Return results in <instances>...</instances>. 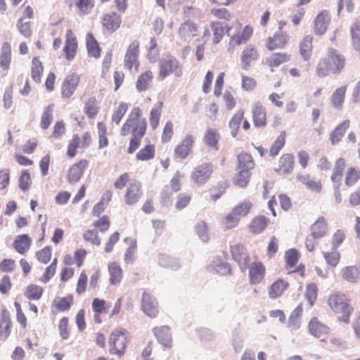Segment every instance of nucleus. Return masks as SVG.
<instances>
[{"mask_svg": "<svg viewBox=\"0 0 360 360\" xmlns=\"http://www.w3.org/2000/svg\"><path fill=\"white\" fill-rule=\"evenodd\" d=\"M155 151L154 144H147L136 153V158L141 161L150 160L155 158Z\"/></svg>", "mask_w": 360, "mask_h": 360, "instance_id": "nucleus-54", "label": "nucleus"}, {"mask_svg": "<svg viewBox=\"0 0 360 360\" xmlns=\"http://www.w3.org/2000/svg\"><path fill=\"white\" fill-rule=\"evenodd\" d=\"M92 309L95 313L96 322L101 323L100 315L106 309V302L104 300L94 298L92 302Z\"/></svg>", "mask_w": 360, "mask_h": 360, "instance_id": "nucleus-62", "label": "nucleus"}, {"mask_svg": "<svg viewBox=\"0 0 360 360\" xmlns=\"http://www.w3.org/2000/svg\"><path fill=\"white\" fill-rule=\"evenodd\" d=\"M289 286L290 284L287 281L283 278L276 279L269 288V297L271 299H276L281 297Z\"/></svg>", "mask_w": 360, "mask_h": 360, "instance_id": "nucleus-33", "label": "nucleus"}, {"mask_svg": "<svg viewBox=\"0 0 360 360\" xmlns=\"http://www.w3.org/2000/svg\"><path fill=\"white\" fill-rule=\"evenodd\" d=\"M13 323L9 312L4 309L0 313V342L6 341L12 333Z\"/></svg>", "mask_w": 360, "mask_h": 360, "instance_id": "nucleus-21", "label": "nucleus"}, {"mask_svg": "<svg viewBox=\"0 0 360 360\" xmlns=\"http://www.w3.org/2000/svg\"><path fill=\"white\" fill-rule=\"evenodd\" d=\"M251 114L255 127L264 128L267 125V111L265 106L260 101L253 103Z\"/></svg>", "mask_w": 360, "mask_h": 360, "instance_id": "nucleus-13", "label": "nucleus"}, {"mask_svg": "<svg viewBox=\"0 0 360 360\" xmlns=\"http://www.w3.org/2000/svg\"><path fill=\"white\" fill-rule=\"evenodd\" d=\"M251 172L239 170L233 179V184L240 188H245L250 180Z\"/></svg>", "mask_w": 360, "mask_h": 360, "instance_id": "nucleus-59", "label": "nucleus"}, {"mask_svg": "<svg viewBox=\"0 0 360 360\" xmlns=\"http://www.w3.org/2000/svg\"><path fill=\"white\" fill-rule=\"evenodd\" d=\"M269 221L265 216L258 215L252 219L248 226L249 230L253 234H259L266 229Z\"/></svg>", "mask_w": 360, "mask_h": 360, "instance_id": "nucleus-42", "label": "nucleus"}, {"mask_svg": "<svg viewBox=\"0 0 360 360\" xmlns=\"http://www.w3.org/2000/svg\"><path fill=\"white\" fill-rule=\"evenodd\" d=\"M80 82V76L76 73L68 75L61 84L60 94L64 98L72 96Z\"/></svg>", "mask_w": 360, "mask_h": 360, "instance_id": "nucleus-17", "label": "nucleus"}, {"mask_svg": "<svg viewBox=\"0 0 360 360\" xmlns=\"http://www.w3.org/2000/svg\"><path fill=\"white\" fill-rule=\"evenodd\" d=\"M122 23L121 17L115 12L105 14L102 20L103 27L109 32L116 31Z\"/></svg>", "mask_w": 360, "mask_h": 360, "instance_id": "nucleus-32", "label": "nucleus"}, {"mask_svg": "<svg viewBox=\"0 0 360 360\" xmlns=\"http://www.w3.org/2000/svg\"><path fill=\"white\" fill-rule=\"evenodd\" d=\"M346 66V58L338 50L329 48L326 56L317 61L314 72L319 78H325L330 74H340Z\"/></svg>", "mask_w": 360, "mask_h": 360, "instance_id": "nucleus-2", "label": "nucleus"}, {"mask_svg": "<svg viewBox=\"0 0 360 360\" xmlns=\"http://www.w3.org/2000/svg\"><path fill=\"white\" fill-rule=\"evenodd\" d=\"M146 130L147 122L143 117L141 109L139 106L134 107L120 129L121 136L131 135L127 148L128 154L134 153L139 148Z\"/></svg>", "mask_w": 360, "mask_h": 360, "instance_id": "nucleus-1", "label": "nucleus"}, {"mask_svg": "<svg viewBox=\"0 0 360 360\" xmlns=\"http://www.w3.org/2000/svg\"><path fill=\"white\" fill-rule=\"evenodd\" d=\"M347 86L343 85L337 88L331 95L330 102L338 109L342 108L345 98Z\"/></svg>", "mask_w": 360, "mask_h": 360, "instance_id": "nucleus-50", "label": "nucleus"}, {"mask_svg": "<svg viewBox=\"0 0 360 360\" xmlns=\"http://www.w3.org/2000/svg\"><path fill=\"white\" fill-rule=\"evenodd\" d=\"M238 167L240 170L250 172L255 167V161L252 155L246 152H242L238 155Z\"/></svg>", "mask_w": 360, "mask_h": 360, "instance_id": "nucleus-48", "label": "nucleus"}, {"mask_svg": "<svg viewBox=\"0 0 360 360\" xmlns=\"http://www.w3.org/2000/svg\"><path fill=\"white\" fill-rule=\"evenodd\" d=\"M331 21V17L328 11L324 10L321 11L314 20L313 30L316 35L324 34Z\"/></svg>", "mask_w": 360, "mask_h": 360, "instance_id": "nucleus-19", "label": "nucleus"}, {"mask_svg": "<svg viewBox=\"0 0 360 360\" xmlns=\"http://www.w3.org/2000/svg\"><path fill=\"white\" fill-rule=\"evenodd\" d=\"M178 33L181 39L187 41L198 35V25L190 20L186 21L179 28Z\"/></svg>", "mask_w": 360, "mask_h": 360, "instance_id": "nucleus-30", "label": "nucleus"}, {"mask_svg": "<svg viewBox=\"0 0 360 360\" xmlns=\"http://www.w3.org/2000/svg\"><path fill=\"white\" fill-rule=\"evenodd\" d=\"M53 104H49L44 108L40 117V127L43 130L49 129L53 120Z\"/></svg>", "mask_w": 360, "mask_h": 360, "instance_id": "nucleus-51", "label": "nucleus"}, {"mask_svg": "<svg viewBox=\"0 0 360 360\" xmlns=\"http://www.w3.org/2000/svg\"><path fill=\"white\" fill-rule=\"evenodd\" d=\"M229 184L226 180H223L211 186L209 188L210 199L215 202L219 200L226 191Z\"/></svg>", "mask_w": 360, "mask_h": 360, "instance_id": "nucleus-41", "label": "nucleus"}, {"mask_svg": "<svg viewBox=\"0 0 360 360\" xmlns=\"http://www.w3.org/2000/svg\"><path fill=\"white\" fill-rule=\"evenodd\" d=\"M352 46L356 51H360V20H356L350 28Z\"/></svg>", "mask_w": 360, "mask_h": 360, "instance_id": "nucleus-58", "label": "nucleus"}, {"mask_svg": "<svg viewBox=\"0 0 360 360\" xmlns=\"http://www.w3.org/2000/svg\"><path fill=\"white\" fill-rule=\"evenodd\" d=\"M326 304L337 316L338 321L347 325L350 323L354 309L348 295L341 291H334L328 296Z\"/></svg>", "mask_w": 360, "mask_h": 360, "instance_id": "nucleus-3", "label": "nucleus"}, {"mask_svg": "<svg viewBox=\"0 0 360 360\" xmlns=\"http://www.w3.org/2000/svg\"><path fill=\"white\" fill-rule=\"evenodd\" d=\"M350 127V121L345 120L339 124L334 130L330 134V141L332 145L339 143L344 136L346 131Z\"/></svg>", "mask_w": 360, "mask_h": 360, "instance_id": "nucleus-40", "label": "nucleus"}, {"mask_svg": "<svg viewBox=\"0 0 360 360\" xmlns=\"http://www.w3.org/2000/svg\"><path fill=\"white\" fill-rule=\"evenodd\" d=\"M212 33V43L219 44L223 39L225 32L229 35L231 27L228 25L219 21H212L210 23Z\"/></svg>", "mask_w": 360, "mask_h": 360, "instance_id": "nucleus-28", "label": "nucleus"}, {"mask_svg": "<svg viewBox=\"0 0 360 360\" xmlns=\"http://www.w3.org/2000/svg\"><path fill=\"white\" fill-rule=\"evenodd\" d=\"M213 171V165L211 162H203L193 169L191 179L198 186L204 185L211 178Z\"/></svg>", "mask_w": 360, "mask_h": 360, "instance_id": "nucleus-9", "label": "nucleus"}, {"mask_svg": "<svg viewBox=\"0 0 360 360\" xmlns=\"http://www.w3.org/2000/svg\"><path fill=\"white\" fill-rule=\"evenodd\" d=\"M196 141V136L192 134H187L174 149L175 159L185 160L193 150Z\"/></svg>", "mask_w": 360, "mask_h": 360, "instance_id": "nucleus-7", "label": "nucleus"}, {"mask_svg": "<svg viewBox=\"0 0 360 360\" xmlns=\"http://www.w3.org/2000/svg\"><path fill=\"white\" fill-rule=\"evenodd\" d=\"M347 238L346 231L342 229H337L332 235L330 243L332 249H338Z\"/></svg>", "mask_w": 360, "mask_h": 360, "instance_id": "nucleus-61", "label": "nucleus"}, {"mask_svg": "<svg viewBox=\"0 0 360 360\" xmlns=\"http://www.w3.org/2000/svg\"><path fill=\"white\" fill-rule=\"evenodd\" d=\"M44 72V67L39 57H34L31 65V77L37 83L41 82Z\"/></svg>", "mask_w": 360, "mask_h": 360, "instance_id": "nucleus-55", "label": "nucleus"}, {"mask_svg": "<svg viewBox=\"0 0 360 360\" xmlns=\"http://www.w3.org/2000/svg\"><path fill=\"white\" fill-rule=\"evenodd\" d=\"M31 245L32 238L27 234L17 236L13 243V248L20 255H25L27 252Z\"/></svg>", "mask_w": 360, "mask_h": 360, "instance_id": "nucleus-36", "label": "nucleus"}, {"mask_svg": "<svg viewBox=\"0 0 360 360\" xmlns=\"http://www.w3.org/2000/svg\"><path fill=\"white\" fill-rule=\"evenodd\" d=\"M170 330V328L167 326H156L153 328V333L157 340L167 349H170L172 347V338Z\"/></svg>", "mask_w": 360, "mask_h": 360, "instance_id": "nucleus-24", "label": "nucleus"}, {"mask_svg": "<svg viewBox=\"0 0 360 360\" xmlns=\"http://www.w3.org/2000/svg\"><path fill=\"white\" fill-rule=\"evenodd\" d=\"M108 269L110 283L112 285L120 283L123 278V271L120 265L116 262H112L109 263Z\"/></svg>", "mask_w": 360, "mask_h": 360, "instance_id": "nucleus-45", "label": "nucleus"}, {"mask_svg": "<svg viewBox=\"0 0 360 360\" xmlns=\"http://www.w3.org/2000/svg\"><path fill=\"white\" fill-rule=\"evenodd\" d=\"M345 169L344 183L346 186L353 187L360 180V169L352 165L347 167V160L343 158H339L335 160L330 176L333 186L338 191L342 185L343 173Z\"/></svg>", "mask_w": 360, "mask_h": 360, "instance_id": "nucleus-4", "label": "nucleus"}, {"mask_svg": "<svg viewBox=\"0 0 360 360\" xmlns=\"http://www.w3.org/2000/svg\"><path fill=\"white\" fill-rule=\"evenodd\" d=\"M74 303L72 295L65 297H56L51 304V311L53 314L69 311Z\"/></svg>", "mask_w": 360, "mask_h": 360, "instance_id": "nucleus-23", "label": "nucleus"}, {"mask_svg": "<svg viewBox=\"0 0 360 360\" xmlns=\"http://www.w3.org/2000/svg\"><path fill=\"white\" fill-rule=\"evenodd\" d=\"M252 207V202L250 200H245L232 209L233 214L241 218L248 215Z\"/></svg>", "mask_w": 360, "mask_h": 360, "instance_id": "nucleus-56", "label": "nucleus"}, {"mask_svg": "<svg viewBox=\"0 0 360 360\" xmlns=\"http://www.w3.org/2000/svg\"><path fill=\"white\" fill-rule=\"evenodd\" d=\"M220 134L216 128L207 127L203 134L202 141L210 149L214 151L219 150V141Z\"/></svg>", "mask_w": 360, "mask_h": 360, "instance_id": "nucleus-26", "label": "nucleus"}, {"mask_svg": "<svg viewBox=\"0 0 360 360\" xmlns=\"http://www.w3.org/2000/svg\"><path fill=\"white\" fill-rule=\"evenodd\" d=\"M143 194L141 183L137 181H133L128 185L124 195V202L129 206L137 204L141 199Z\"/></svg>", "mask_w": 360, "mask_h": 360, "instance_id": "nucleus-12", "label": "nucleus"}, {"mask_svg": "<svg viewBox=\"0 0 360 360\" xmlns=\"http://www.w3.org/2000/svg\"><path fill=\"white\" fill-rule=\"evenodd\" d=\"M259 58V53L258 49L253 45H248L244 48L241 53L240 60L242 68L248 70L252 62L256 61Z\"/></svg>", "mask_w": 360, "mask_h": 360, "instance_id": "nucleus-25", "label": "nucleus"}, {"mask_svg": "<svg viewBox=\"0 0 360 360\" xmlns=\"http://www.w3.org/2000/svg\"><path fill=\"white\" fill-rule=\"evenodd\" d=\"M158 77L165 79L166 77L174 75L176 78L181 77L184 74L183 65L174 56L168 55L161 58L158 63Z\"/></svg>", "mask_w": 360, "mask_h": 360, "instance_id": "nucleus-5", "label": "nucleus"}, {"mask_svg": "<svg viewBox=\"0 0 360 360\" xmlns=\"http://www.w3.org/2000/svg\"><path fill=\"white\" fill-rule=\"evenodd\" d=\"M289 41V36L284 32H275L272 36L266 38L265 46L267 50L272 51L283 49Z\"/></svg>", "mask_w": 360, "mask_h": 360, "instance_id": "nucleus-18", "label": "nucleus"}, {"mask_svg": "<svg viewBox=\"0 0 360 360\" xmlns=\"http://www.w3.org/2000/svg\"><path fill=\"white\" fill-rule=\"evenodd\" d=\"M99 112L97 99L95 96L89 98L84 105V112L89 119L95 118Z\"/></svg>", "mask_w": 360, "mask_h": 360, "instance_id": "nucleus-47", "label": "nucleus"}, {"mask_svg": "<svg viewBox=\"0 0 360 360\" xmlns=\"http://www.w3.org/2000/svg\"><path fill=\"white\" fill-rule=\"evenodd\" d=\"M44 288L36 284H30L25 289L24 295L29 300H39L42 297Z\"/></svg>", "mask_w": 360, "mask_h": 360, "instance_id": "nucleus-52", "label": "nucleus"}, {"mask_svg": "<svg viewBox=\"0 0 360 360\" xmlns=\"http://www.w3.org/2000/svg\"><path fill=\"white\" fill-rule=\"evenodd\" d=\"M133 181H137V179L131 177L129 173L124 172L121 174L114 181L113 186L117 190H122L124 187H127L128 185L131 184Z\"/></svg>", "mask_w": 360, "mask_h": 360, "instance_id": "nucleus-60", "label": "nucleus"}, {"mask_svg": "<svg viewBox=\"0 0 360 360\" xmlns=\"http://www.w3.org/2000/svg\"><path fill=\"white\" fill-rule=\"evenodd\" d=\"M85 39L88 56L96 59L99 58L101 49L94 34L91 32L87 33Z\"/></svg>", "mask_w": 360, "mask_h": 360, "instance_id": "nucleus-37", "label": "nucleus"}, {"mask_svg": "<svg viewBox=\"0 0 360 360\" xmlns=\"http://www.w3.org/2000/svg\"><path fill=\"white\" fill-rule=\"evenodd\" d=\"M153 72L148 70L141 73L136 82V89L139 92L146 91L149 89L153 80Z\"/></svg>", "mask_w": 360, "mask_h": 360, "instance_id": "nucleus-39", "label": "nucleus"}, {"mask_svg": "<svg viewBox=\"0 0 360 360\" xmlns=\"http://www.w3.org/2000/svg\"><path fill=\"white\" fill-rule=\"evenodd\" d=\"M58 265V259L54 258L52 262L48 266L42 274V276L39 278V281L44 283H48L52 277L55 275L56 269Z\"/></svg>", "mask_w": 360, "mask_h": 360, "instance_id": "nucleus-64", "label": "nucleus"}, {"mask_svg": "<svg viewBox=\"0 0 360 360\" xmlns=\"http://www.w3.org/2000/svg\"><path fill=\"white\" fill-rule=\"evenodd\" d=\"M314 37L311 34L306 35L300 42L299 53L305 61L310 60L314 49Z\"/></svg>", "mask_w": 360, "mask_h": 360, "instance_id": "nucleus-34", "label": "nucleus"}, {"mask_svg": "<svg viewBox=\"0 0 360 360\" xmlns=\"http://www.w3.org/2000/svg\"><path fill=\"white\" fill-rule=\"evenodd\" d=\"M248 278L251 285H258L261 283L266 276V267L264 264L259 261L249 264Z\"/></svg>", "mask_w": 360, "mask_h": 360, "instance_id": "nucleus-15", "label": "nucleus"}, {"mask_svg": "<svg viewBox=\"0 0 360 360\" xmlns=\"http://www.w3.org/2000/svg\"><path fill=\"white\" fill-rule=\"evenodd\" d=\"M323 256L327 264L331 267H336L340 261V253L338 249H332L330 252H322Z\"/></svg>", "mask_w": 360, "mask_h": 360, "instance_id": "nucleus-57", "label": "nucleus"}, {"mask_svg": "<svg viewBox=\"0 0 360 360\" xmlns=\"http://www.w3.org/2000/svg\"><path fill=\"white\" fill-rule=\"evenodd\" d=\"M75 6L80 15H87L95 6V0H75Z\"/></svg>", "mask_w": 360, "mask_h": 360, "instance_id": "nucleus-53", "label": "nucleus"}, {"mask_svg": "<svg viewBox=\"0 0 360 360\" xmlns=\"http://www.w3.org/2000/svg\"><path fill=\"white\" fill-rule=\"evenodd\" d=\"M143 311L151 319H155L159 314L158 302L148 292H143L141 299Z\"/></svg>", "mask_w": 360, "mask_h": 360, "instance_id": "nucleus-16", "label": "nucleus"}, {"mask_svg": "<svg viewBox=\"0 0 360 360\" xmlns=\"http://www.w3.org/2000/svg\"><path fill=\"white\" fill-rule=\"evenodd\" d=\"M80 147V137L77 134L72 135L67 146V156L73 158L77 155V150Z\"/></svg>", "mask_w": 360, "mask_h": 360, "instance_id": "nucleus-63", "label": "nucleus"}, {"mask_svg": "<svg viewBox=\"0 0 360 360\" xmlns=\"http://www.w3.org/2000/svg\"><path fill=\"white\" fill-rule=\"evenodd\" d=\"M291 60V55L287 52H274L267 56L263 61V64L268 67L271 72L284 63Z\"/></svg>", "mask_w": 360, "mask_h": 360, "instance_id": "nucleus-20", "label": "nucleus"}, {"mask_svg": "<svg viewBox=\"0 0 360 360\" xmlns=\"http://www.w3.org/2000/svg\"><path fill=\"white\" fill-rule=\"evenodd\" d=\"M89 161L86 159H82L72 164L67 174V179L69 184H75L77 183L82 177L85 170L89 167Z\"/></svg>", "mask_w": 360, "mask_h": 360, "instance_id": "nucleus-14", "label": "nucleus"}, {"mask_svg": "<svg viewBox=\"0 0 360 360\" xmlns=\"http://www.w3.org/2000/svg\"><path fill=\"white\" fill-rule=\"evenodd\" d=\"M129 333L126 329L117 328L110 335L109 344L111 354L122 356L126 350L128 344Z\"/></svg>", "mask_w": 360, "mask_h": 360, "instance_id": "nucleus-6", "label": "nucleus"}, {"mask_svg": "<svg viewBox=\"0 0 360 360\" xmlns=\"http://www.w3.org/2000/svg\"><path fill=\"white\" fill-rule=\"evenodd\" d=\"M307 328L313 337L321 342H326L331 332L330 327L321 321L318 317H313L310 319Z\"/></svg>", "mask_w": 360, "mask_h": 360, "instance_id": "nucleus-8", "label": "nucleus"}, {"mask_svg": "<svg viewBox=\"0 0 360 360\" xmlns=\"http://www.w3.org/2000/svg\"><path fill=\"white\" fill-rule=\"evenodd\" d=\"M230 252L233 259L238 264L242 271L247 269L250 263V257L244 245L236 243L230 246Z\"/></svg>", "mask_w": 360, "mask_h": 360, "instance_id": "nucleus-11", "label": "nucleus"}, {"mask_svg": "<svg viewBox=\"0 0 360 360\" xmlns=\"http://www.w3.org/2000/svg\"><path fill=\"white\" fill-rule=\"evenodd\" d=\"M78 42L77 37L71 29H68L65 33V41L63 47L65 57L68 60H72L77 55Z\"/></svg>", "mask_w": 360, "mask_h": 360, "instance_id": "nucleus-22", "label": "nucleus"}, {"mask_svg": "<svg viewBox=\"0 0 360 360\" xmlns=\"http://www.w3.org/2000/svg\"><path fill=\"white\" fill-rule=\"evenodd\" d=\"M287 133L283 130L271 144L269 153L270 156L276 157L279 154L286 142Z\"/></svg>", "mask_w": 360, "mask_h": 360, "instance_id": "nucleus-46", "label": "nucleus"}, {"mask_svg": "<svg viewBox=\"0 0 360 360\" xmlns=\"http://www.w3.org/2000/svg\"><path fill=\"white\" fill-rule=\"evenodd\" d=\"M297 179L311 192L319 193L322 191L321 181L314 178L309 174H299L297 175Z\"/></svg>", "mask_w": 360, "mask_h": 360, "instance_id": "nucleus-27", "label": "nucleus"}, {"mask_svg": "<svg viewBox=\"0 0 360 360\" xmlns=\"http://www.w3.org/2000/svg\"><path fill=\"white\" fill-rule=\"evenodd\" d=\"M139 41L138 40H134L129 44L127 49L124 59V65L129 71L131 70L133 67L135 68L136 70L139 68Z\"/></svg>", "mask_w": 360, "mask_h": 360, "instance_id": "nucleus-10", "label": "nucleus"}, {"mask_svg": "<svg viewBox=\"0 0 360 360\" xmlns=\"http://www.w3.org/2000/svg\"><path fill=\"white\" fill-rule=\"evenodd\" d=\"M294 156L291 153L283 154L278 162V167L276 172L281 174L291 173L294 169Z\"/></svg>", "mask_w": 360, "mask_h": 360, "instance_id": "nucleus-29", "label": "nucleus"}, {"mask_svg": "<svg viewBox=\"0 0 360 360\" xmlns=\"http://www.w3.org/2000/svg\"><path fill=\"white\" fill-rule=\"evenodd\" d=\"M342 278L349 283H356L360 280V266L357 265L347 266L341 269Z\"/></svg>", "mask_w": 360, "mask_h": 360, "instance_id": "nucleus-35", "label": "nucleus"}, {"mask_svg": "<svg viewBox=\"0 0 360 360\" xmlns=\"http://www.w3.org/2000/svg\"><path fill=\"white\" fill-rule=\"evenodd\" d=\"M253 34V28L251 25H245L241 32L235 34L231 37L229 45L239 46L247 43Z\"/></svg>", "mask_w": 360, "mask_h": 360, "instance_id": "nucleus-31", "label": "nucleus"}, {"mask_svg": "<svg viewBox=\"0 0 360 360\" xmlns=\"http://www.w3.org/2000/svg\"><path fill=\"white\" fill-rule=\"evenodd\" d=\"M328 226L326 219L320 217L311 226V235L314 238H321L327 235Z\"/></svg>", "mask_w": 360, "mask_h": 360, "instance_id": "nucleus-38", "label": "nucleus"}, {"mask_svg": "<svg viewBox=\"0 0 360 360\" xmlns=\"http://www.w3.org/2000/svg\"><path fill=\"white\" fill-rule=\"evenodd\" d=\"M11 48L9 44L4 43L1 49L0 68L3 71L8 72L11 63Z\"/></svg>", "mask_w": 360, "mask_h": 360, "instance_id": "nucleus-43", "label": "nucleus"}, {"mask_svg": "<svg viewBox=\"0 0 360 360\" xmlns=\"http://www.w3.org/2000/svg\"><path fill=\"white\" fill-rule=\"evenodd\" d=\"M163 108V102L158 101L150 111L149 124L153 130H155L160 124Z\"/></svg>", "mask_w": 360, "mask_h": 360, "instance_id": "nucleus-44", "label": "nucleus"}, {"mask_svg": "<svg viewBox=\"0 0 360 360\" xmlns=\"http://www.w3.org/2000/svg\"><path fill=\"white\" fill-rule=\"evenodd\" d=\"M245 112L244 110L240 109L238 110L231 118L229 127L231 130V134L233 137H236L238 135L239 131L240 126L241 124L242 121L244 119Z\"/></svg>", "mask_w": 360, "mask_h": 360, "instance_id": "nucleus-49", "label": "nucleus"}]
</instances>
